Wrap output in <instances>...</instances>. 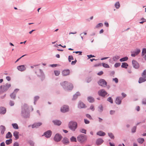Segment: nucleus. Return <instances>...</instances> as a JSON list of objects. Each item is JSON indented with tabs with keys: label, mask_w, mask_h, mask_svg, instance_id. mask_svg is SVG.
<instances>
[{
	"label": "nucleus",
	"mask_w": 146,
	"mask_h": 146,
	"mask_svg": "<svg viewBox=\"0 0 146 146\" xmlns=\"http://www.w3.org/2000/svg\"><path fill=\"white\" fill-rule=\"evenodd\" d=\"M145 54H146V48H143L141 56H143Z\"/></svg>",
	"instance_id": "37998d69"
},
{
	"label": "nucleus",
	"mask_w": 146,
	"mask_h": 146,
	"mask_svg": "<svg viewBox=\"0 0 146 146\" xmlns=\"http://www.w3.org/2000/svg\"><path fill=\"white\" fill-rule=\"evenodd\" d=\"M113 80L114 81L115 83H117L118 82V79L116 78H113Z\"/></svg>",
	"instance_id": "13d9d810"
},
{
	"label": "nucleus",
	"mask_w": 146,
	"mask_h": 146,
	"mask_svg": "<svg viewBox=\"0 0 146 146\" xmlns=\"http://www.w3.org/2000/svg\"><path fill=\"white\" fill-rule=\"evenodd\" d=\"M90 109L92 110V111H94L95 110V108L94 106L93 105H92L89 109H88V110Z\"/></svg>",
	"instance_id": "864d4df0"
},
{
	"label": "nucleus",
	"mask_w": 146,
	"mask_h": 146,
	"mask_svg": "<svg viewBox=\"0 0 146 146\" xmlns=\"http://www.w3.org/2000/svg\"><path fill=\"white\" fill-rule=\"evenodd\" d=\"M52 132L50 130H48L45 132L44 133V135L47 138H50Z\"/></svg>",
	"instance_id": "9b49d317"
},
{
	"label": "nucleus",
	"mask_w": 146,
	"mask_h": 146,
	"mask_svg": "<svg viewBox=\"0 0 146 146\" xmlns=\"http://www.w3.org/2000/svg\"><path fill=\"white\" fill-rule=\"evenodd\" d=\"M55 75L56 76H58L60 74V72L58 71L55 70L54 71Z\"/></svg>",
	"instance_id": "8fccbe9b"
},
{
	"label": "nucleus",
	"mask_w": 146,
	"mask_h": 146,
	"mask_svg": "<svg viewBox=\"0 0 146 146\" xmlns=\"http://www.w3.org/2000/svg\"><path fill=\"white\" fill-rule=\"evenodd\" d=\"M102 64L103 67H104V68H108L110 67L107 64L103 63H102Z\"/></svg>",
	"instance_id": "79ce46f5"
},
{
	"label": "nucleus",
	"mask_w": 146,
	"mask_h": 146,
	"mask_svg": "<svg viewBox=\"0 0 146 146\" xmlns=\"http://www.w3.org/2000/svg\"><path fill=\"white\" fill-rule=\"evenodd\" d=\"M145 81H146V76L140 77L138 81V82L140 84Z\"/></svg>",
	"instance_id": "dca6fc26"
},
{
	"label": "nucleus",
	"mask_w": 146,
	"mask_h": 146,
	"mask_svg": "<svg viewBox=\"0 0 146 146\" xmlns=\"http://www.w3.org/2000/svg\"><path fill=\"white\" fill-rule=\"evenodd\" d=\"M136 126L133 127L131 129V132L132 133H135V132L136 129Z\"/></svg>",
	"instance_id": "a19ab883"
},
{
	"label": "nucleus",
	"mask_w": 146,
	"mask_h": 146,
	"mask_svg": "<svg viewBox=\"0 0 146 146\" xmlns=\"http://www.w3.org/2000/svg\"><path fill=\"white\" fill-rule=\"evenodd\" d=\"M98 94L99 96L104 97L108 93L104 90L102 89L98 91Z\"/></svg>",
	"instance_id": "39448f33"
},
{
	"label": "nucleus",
	"mask_w": 146,
	"mask_h": 146,
	"mask_svg": "<svg viewBox=\"0 0 146 146\" xmlns=\"http://www.w3.org/2000/svg\"><path fill=\"white\" fill-rule=\"evenodd\" d=\"M12 142V140L10 139H9L5 141V143L7 145H9Z\"/></svg>",
	"instance_id": "473e14b6"
},
{
	"label": "nucleus",
	"mask_w": 146,
	"mask_h": 146,
	"mask_svg": "<svg viewBox=\"0 0 146 146\" xmlns=\"http://www.w3.org/2000/svg\"><path fill=\"white\" fill-rule=\"evenodd\" d=\"M12 136V135L11 133L10 132H9L6 134V138L7 139L11 138Z\"/></svg>",
	"instance_id": "a878e982"
},
{
	"label": "nucleus",
	"mask_w": 146,
	"mask_h": 146,
	"mask_svg": "<svg viewBox=\"0 0 146 146\" xmlns=\"http://www.w3.org/2000/svg\"><path fill=\"white\" fill-rule=\"evenodd\" d=\"M11 86V85L10 84H7L6 85L3 86H0V88L2 89L3 91H5L7 90Z\"/></svg>",
	"instance_id": "0eeeda50"
},
{
	"label": "nucleus",
	"mask_w": 146,
	"mask_h": 146,
	"mask_svg": "<svg viewBox=\"0 0 146 146\" xmlns=\"http://www.w3.org/2000/svg\"><path fill=\"white\" fill-rule=\"evenodd\" d=\"M128 66V64L126 62H123L122 64L121 67L122 68L126 69L127 68V67Z\"/></svg>",
	"instance_id": "393cba45"
},
{
	"label": "nucleus",
	"mask_w": 146,
	"mask_h": 146,
	"mask_svg": "<svg viewBox=\"0 0 146 146\" xmlns=\"http://www.w3.org/2000/svg\"><path fill=\"white\" fill-rule=\"evenodd\" d=\"M88 100L89 102L91 103H92L94 102V98L91 96L88 97Z\"/></svg>",
	"instance_id": "c85d7f7f"
},
{
	"label": "nucleus",
	"mask_w": 146,
	"mask_h": 146,
	"mask_svg": "<svg viewBox=\"0 0 146 146\" xmlns=\"http://www.w3.org/2000/svg\"><path fill=\"white\" fill-rule=\"evenodd\" d=\"M70 141L71 142H76V138L74 136H72L70 138Z\"/></svg>",
	"instance_id": "ea45409f"
},
{
	"label": "nucleus",
	"mask_w": 146,
	"mask_h": 146,
	"mask_svg": "<svg viewBox=\"0 0 146 146\" xmlns=\"http://www.w3.org/2000/svg\"><path fill=\"white\" fill-rule=\"evenodd\" d=\"M80 94L79 92H77L76 93L74 94L72 98V100H75L79 96H80Z\"/></svg>",
	"instance_id": "412c9836"
},
{
	"label": "nucleus",
	"mask_w": 146,
	"mask_h": 146,
	"mask_svg": "<svg viewBox=\"0 0 146 146\" xmlns=\"http://www.w3.org/2000/svg\"><path fill=\"white\" fill-rule=\"evenodd\" d=\"M12 125L14 129H19V127L17 124L16 123H13Z\"/></svg>",
	"instance_id": "c9c22d12"
},
{
	"label": "nucleus",
	"mask_w": 146,
	"mask_h": 146,
	"mask_svg": "<svg viewBox=\"0 0 146 146\" xmlns=\"http://www.w3.org/2000/svg\"><path fill=\"white\" fill-rule=\"evenodd\" d=\"M21 115L24 118H29L30 117V113L29 111V107L27 104H25L21 108Z\"/></svg>",
	"instance_id": "f257e3e1"
},
{
	"label": "nucleus",
	"mask_w": 146,
	"mask_h": 146,
	"mask_svg": "<svg viewBox=\"0 0 146 146\" xmlns=\"http://www.w3.org/2000/svg\"><path fill=\"white\" fill-rule=\"evenodd\" d=\"M104 142V140L102 139L98 138L96 141V144L98 145H99L102 144Z\"/></svg>",
	"instance_id": "f3484780"
},
{
	"label": "nucleus",
	"mask_w": 146,
	"mask_h": 146,
	"mask_svg": "<svg viewBox=\"0 0 146 146\" xmlns=\"http://www.w3.org/2000/svg\"><path fill=\"white\" fill-rule=\"evenodd\" d=\"M77 62V60L75 59V60L74 61H72L71 62V64L73 65H75Z\"/></svg>",
	"instance_id": "338daca9"
},
{
	"label": "nucleus",
	"mask_w": 146,
	"mask_h": 146,
	"mask_svg": "<svg viewBox=\"0 0 146 146\" xmlns=\"http://www.w3.org/2000/svg\"><path fill=\"white\" fill-rule=\"evenodd\" d=\"M68 60L69 62H70L71 60H73L74 58L73 56L72 55H70L68 56Z\"/></svg>",
	"instance_id": "de8ad7c7"
},
{
	"label": "nucleus",
	"mask_w": 146,
	"mask_h": 146,
	"mask_svg": "<svg viewBox=\"0 0 146 146\" xmlns=\"http://www.w3.org/2000/svg\"><path fill=\"white\" fill-rule=\"evenodd\" d=\"M80 131L82 133L86 134V130L85 129H82L80 130Z\"/></svg>",
	"instance_id": "49530a36"
},
{
	"label": "nucleus",
	"mask_w": 146,
	"mask_h": 146,
	"mask_svg": "<svg viewBox=\"0 0 146 146\" xmlns=\"http://www.w3.org/2000/svg\"><path fill=\"white\" fill-rule=\"evenodd\" d=\"M52 122L54 125L58 126L60 125L61 123V122L60 121L57 120H53Z\"/></svg>",
	"instance_id": "4be33fe9"
},
{
	"label": "nucleus",
	"mask_w": 146,
	"mask_h": 146,
	"mask_svg": "<svg viewBox=\"0 0 146 146\" xmlns=\"http://www.w3.org/2000/svg\"><path fill=\"white\" fill-rule=\"evenodd\" d=\"M69 143L68 139L66 137H64V144H67Z\"/></svg>",
	"instance_id": "3c124183"
},
{
	"label": "nucleus",
	"mask_w": 146,
	"mask_h": 146,
	"mask_svg": "<svg viewBox=\"0 0 146 146\" xmlns=\"http://www.w3.org/2000/svg\"><path fill=\"white\" fill-rule=\"evenodd\" d=\"M98 84L100 86H103L104 85L106 86L107 85V82L103 79H101L98 82Z\"/></svg>",
	"instance_id": "423d86ee"
},
{
	"label": "nucleus",
	"mask_w": 146,
	"mask_h": 146,
	"mask_svg": "<svg viewBox=\"0 0 146 146\" xmlns=\"http://www.w3.org/2000/svg\"><path fill=\"white\" fill-rule=\"evenodd\" d=\"M17 69L19 71L22 72L25 70L26 69V68L24 65H22L18 66L17 67Z\"/></svg>",
	"instance_id": "2eb2a0df"
},
{
	"label": "nucleus",
	"mask_w": 146,
	"mask_h": 146,
	"mask_svg": "<svg viewBox=\"0 0 146 146\" xmlns=\"http://www.w3.org/2000/svg\"><path fill=\"white\" fill-rule=\"evenodd\" d=\"M84 122L86 124H88L90 123V121L88 120L85 119H84Z\"/></svg>",
	"instance_id": "bf43d9fd"
},
{
	"label": "nucleus",
	"mask_w": 146,
	"mask_h": 146,
	"mask_svg": "<svg viewBox=\"0 0 146 146\" xmlns=\"http://www.w3.org/2000/svg\"><path fill=\"white\" fill-rule=\"evenodd\" d=\"M87 56L88 57V59H89L91 57H95V56L94 55H92V54L87 55Z\"/></svg>",
	"instance_id": "0e129e2a"
},
{
	"label": "nucleus",
	"mask_w": 146,
	"mask_h": 146,
	"mask_svg": "<svg viewBox=\"0 0 146 146\" xmlns=\"http://www.w3.org/2000/svg\"><path fill=\"white\" fill-rule=\"evenodd\" d=\"M140 22H139V23L140 24H142L146 22V19H145L143 17L140 20Z\"/></svg>",
	"instance_id": "4c0bfd02"
},
{
	"label": "nucleus",
	"mask_w": 146,
	"mask_h": 146,
	"mask_svg": "<svg viewBox=\"0 0 146 146\" xmlns=\"http://www.w3.org/2000/svg\"><path fill=\"white\" fill-rule=\"evenodd\" d=\"M115 7L117 9H118L119 8L120 5L119 1L116 2L115 4Z\"/></svg>",
	"instance_id": "cd10ccee"
},
{
	"label": "nucleus",
	"mask_w": 146,
	"mask_h": 146,
	"mask_svg": "<svg viewBox=\"0 0 146 146\" xmlns=\"http://www.w3.org/2000/svg\"><path fill=\"white\" fill-rule=\"evenodd\" d=\"M108 135L112 139H114V136L113 134L111 133H108Z\"/></svg>",
	"instance_id": "58836bf2"
},
{
	"label": "nucleus",
	"mask_w": 146,
	"mask_h": 146,
	"mask_svg": "<svg viewBox=\"0 0 146 146\" xmlns=\"http://www.w3.org/2000/svg\"><path fill=\"white\" fill-rule=\"evenodd\" d=\"M73 53H75L76 54H78V53H79V55H82V52L79 51H74L73 52Z\"/></svg>",
	"instance_id": "052dcab7"
},
{
	"label": "nucleus",
	"mask_w": 146,
	"mask_h": 146,
	"mask_svg": "<svg viewBox=\"0 0 146 146\" xmlns=\"http://www.w3.org/2000/svg\"><path fill=\"white\" fill-rule=\"evenodd\" d=\"M92 80V78L91 77H88L86 80V82L87 83H89Z\"/></svg>",
	"instance_id": "5fc2aeb1"
},
{
	"label": "nucleus",
	"mask_w": 146,
	"mask_h": 146,
	"mask_svg": "<svg viewBox=\"0 0 146 146\" xmlns=\"http://www.w3.org/2000/svg\"><path fill=\"white\" fill-rule=\"evenodd\" d=\"M96 134L100 136H104L106 135V133L102 131H100L98 132Z\"/></svg>",
	"instance_id": "aec40b11"
},
{
	"label": "nucleus",
	"mask_w": 146,
	"mask_h": 146,
	"mask_svg": "<svg viewBox=\"0 0 146 146\" xmlns=\"http://www.w3.org/2000/svg\"><path fill=\"white\" fill-rule=\"evenodd\" d=\"M142 103L144 104H146V98H143L142 100Z\"/></svg>",
	"instance_id": "680f3d73"
},
{
	"label": "nucleus",
	"mask_w": 146,
	"mask_h": 146,
	"mask_svg": "<svg viewBox=\"0 0 146 146\" xmlns=\"http://www.w3.org/2000/svg\"><path fill=\"white\" fill-rule=\"evenodd\" d=\"M68 127L72 131H74L78 127L77 123L74 121H70L68 123Z\"/></svg>",
	"instance_id": "f03ea898"
},
{
	"label": "nucleus",
	"mask_w": 146,
	"mask_h": 146,
	"mask_svg": "<svg viewBox=\"0 0 146 146\" xmlns=\"http://www.w3.org/2000/svg\"><path fill=\"white\" fill-rule=\"evenodd\" d=\"M39 72L40 73V75H39V76H41L42 78L44 79V76L43 71L39 69ZM38 76H39V75Z\"/></svg>",
	"instance_id": "7c9ffc66"
},
{
	"label": "nucleus",
	"mask_w": 146,
	"mask_h": 146,
	"mask_svg": "<svg viewBox=\"0 0 146 146\" xmlns=\"http://www.w3.org/2000/svg\"><path fill=\"white\" fill-rule=\"evenodd\" d=\"M9 104L11 106H13L14 105V102L13 101L10 100L9 102Z\"/></svg>",
	"instance_id": "6e6d98bb"
},
{
	"label": "nucleus",
	"mask_w": 146,
	"mask_h": 146,
	"mask_svg": "<svg viewBox=\"0 0 146 146\" xmlns=\"http://www.w3.org/2000/svg\"><path fill=\"white\" fill-rule=\"evenodd\" d=\"M42 124V123L41 122L35 123L32 124L31 127L32 128H37L40 126Z\"/></svg>",
	"instance_id": "ddd939ff"
},
{
	"label": "nucleus",
	"mask_w": 146,
	"mask_h": 146,
	"mask_svg": "<svg viewBox=\"0 0 146 146\" xmlns=\"http://www.w3.org/2000/svg\"><path fill=\"white\" fill-rule=\"evenodd\" d=\"M73 88V84L64 81V89L67 91L71 90Z\"/></svg>",
	"instance_id": "7ed1b4c3"
},
{
	"label": "nucleus",
	"mask_w": 146,
	"mask_h": 146,
	"mask_svg": "<svg viewBox=\"0 0 146 146\" xmlns=\"http://www.w3.org/2000/svg\"><path fill=\"white\" fill-rule=\"evenodd\" d=\"M70 73V71L69 69H64V76L69 75Z\"/></svg>",
	"instance_id": "f704fd0d"
},
{
	"label": "nucleus",
	"mask_w": 146,
	"mask_h": 146,
	"mask_svg": "<svg viewBox=\"0 0 146 146\" xmlns=\"http://www.w3.org/2000/svg\"><path fill=\"white\" fill-rule=\"evenodd\" d=\"M86 107L85 104L83 102L81 101L79 102L78 105V108L81 109L86 108Z\"/></svg>",
	"instance_id": "4468645a"
},
{
	"label": "nucleus",
	"mask_w": 146,
	"mask_h": 146,
	"mask_svg": "<svg viewBox=\"0 0 146 146\" xmlns=\"http://www.w3.org/2000/svg\"><path fill=\"white\" fill-rule=\"evenodd\" d=\"M121 64L120 63H116L114 65L115 68H117L120 66Z\"/></svg>",
	"instance_id": "603ef678"
},
{
	"label": "nucleus",
	"mask_w": 146,
	"mask_h": 146,
	"mask_svg": "<svg viewBox=\"0 0 146 146\" xmlns=\"http://www.w3.org/2000/svg\"><path fill=\"white\" fill-rule=\"evenodd\" d=\"M107 101L110 102L111 104L113 103V100L112 98L111 97H109L108 98Z\"/></svg>",
	"instance_id": "c03bdc74"
},
{
	"label": "nucleus",
	"mask_w": 146,
	"mask_h": 146,
	"mask_svg": "<svg viewBox=\"0 0 146 146\" xmlns=\"http://www.w3.org/2000/svg\"><path fill=\"white\" fill-rule=\"evenodd\" d=\"M69 111V109L68 106L64 105V113L68 112Z\"/></svg>",
	"instance_id": "72a5a7b5"
},
{
	"label": "nucleus",
	"mask_w": 146,
	"mask_h": 146,
	"mask_svg": "<svg viewBox=\"0 0 146 146\" xmlns=\"http://www.w3.org/2000/svg\"><path fill=\"white\" fill-rule=\"evenodd\" d=\"M16 93L14 94V93H12L10 95V96L11 98L13 99H15L16 98Z\"/></svg>",
	"instance_id": "e433bc0d"
},
{
	"label": "nucleus",
	"mask_w": 146,
	"mask_h": 146,
	"mask_svg": "<svg viewBox=\"0 0 146 146\" xmlns=\"http://www.w3.org/2000/svg\"><path fill=\"white\" fill-rule=\"evenodd\" d=\"M0 130L1 134L3 135L4 134V132L6 130V128L4 126L1 125L0 126Z\"/></svg>",
	"instance_id": "6ab92c4d"
},
{
	"label": "nucleus",
	"mask_w": 146,
	"mask_h": 146,
	"mask_svg": "<svg viewBox=\"0 0 146 146\" xmlns=\"http://www.w3.org/2000/svg\"><path fill=\"white\" fill-rule=\"evenodd\" d=\"M128 59V58L127 56H125L120 59L119 61L121 62L126 61Z\"/></svg>",
	"instance_id": "c756f323"
},
{
	"label": "nucleus",
	"mask_w": 146,
	"mask_h": 146,
	"mask_svg": "<svg viewBox=\"0 0 146 146\" xmlns=\"http://www.w3.org/2000/svg\"><path fill=\"white\" fill-rule=\"evenodd\" d=\"M115 111L114 110H111L110 111V115H112L115 113Z\"/></svg>",
	"instance_id": "69168bd1"
},
{
	"label": "nucleus",
	"mask_w": 146,
	"mask_h": 146,
	"mask_svg": "<svg viewBox=\"0 0 146 146\" xmlns=\"http://www.w3.org/2000/svg\"><path fill=\"white\" fill-rule=\"evenodd\" d=\"M39 97L38 96H35L34 98V103L35 105V102L39 99Z\"/></svg>",
	"instance_id": "a18cd8bd"
},
{
	"label": "nucleus",
	"mask_w": 146,
	"mask_h": 146,
	"mask_svg": "<svg viewBox=\"0 0 146 146\" xmlns=\"http://www.w3.org/2000/svg\"><path fill=\"white\" fill-rule=\"evenodd\" d=\"M119 58L120 57L119 56L116 55L113 56L112 59L114 61H116L117 60L119 59Z\"/></svg>",
	"instance_id": "bb28decb"
},
{
	"label": "nucleus",
	"mask_w": 146,
	"mask_h": 146,
	"mask_svg": "<svg viewBox=\"0 0 146 146\" xmlns=\"http://www.w3.org/2000/svg\"><path fill=\"white\" fill-rule=\"evenodd\" d=\"M86 116L90 119H92V117L89 114H86Z\"/></svg>",
	"instance_id": "4d7b16f0"
},
{
	"label": "nucleus",
	"mask_w": 146,
	"mask_h": 146,
	"mask_svg": "<svg viewBox=\"0 0 146 146\" xmlns=\"http://www.w3.org/2000/svg\"><path fill=\"white\" fill-rule=\"evenodd\" d=\"M98 110L100 112H102L103 110V107L102 105H100L98 107Z\"/></svg>",
	"instance_id": "2f4dec72"
},
{
	"label": "nucleus",
	"mask_w": 146,
	"mask_h": 146,
	"mask_svg": "<svg viewBox=\"0 0 146 146\" xmlns=\"http://www.w3.org/2000/svg\"><path fill=\"white\" fill-rule=\"evenodd\" d=\"M62 138L61 136L59 134H56L55 136L54 139V140L56 142L60 141Z\"/></svg>",
	"instance_id": "1a4fd4ad"
},
{
	"label": "nucleus",
	"mask_w": 146,
	"mask_h": 146,
	"mask_svg": "<svg viewBox=\"0 0 146 146\" xmlns=\"http://www.w3.org/2000/svg\"><path fill=\"white\" fill-rule=\"evenodd\" d=\"M132 64L133 67L135 69H138L139 67V65L137 61L135 60H132Z\"/></svg>",
	"instance_id": "9d476101"
},
{
	"label": "nucleus",
	"mask_w": 146,
	"mask_h": 146,
	"mask_svg": "<svg viewBox=\"0 0 146 146\" xmlns=\"http://www.w3.org/2000/svg\"><path fill=\"white\" fill-rule=\"evenodd\" d=\"M103 26V24L102 23H100L97 25L96 26V27L98 28L100 27H102Z\"/></svg>",
	"instance_id": "09e8293b"
},
{
	"label": "nucleus",
	"mask_w": 146,
	"mask_h": 146,
	"mask_svg": "<svg viewBox=\"0 0 146 146\" xmlns=\"http://www.w3.org/2000/svg\"><path fill=\"white\" fill-rule=\"evenodd\" d=\"M122 98L120 96L117 97L115 99V102L116 104L119 105L121 103Z\"/></svg>",
	"instance_id": "f8f14e48"
},
{
	"label": "nucleus",
	"mask_w": 146,
	"mask_h": 146,
	"mask_svg": "<svg viewBox=\"0 0 146 146\" xmlns=\"http://www.w3.org/2000/svg\"><path fill=\"white\" fill-rule=\"evenodd\" d=\"M13 146H19V144L17 142H15L14 143Z\"/></svg>",
	"instance_id": "774afa93"
},
{
	"label": "nucleus",
	"mask_w": 146,
	"mask_h": 146,
	"mask_svg": "<svg viewBox=\"0 0 146 146\" xmlns=\"http://www.w3.org/2000/svg\"><path fill=\"white\" fill-rule=\"evenodd\" d=\"M19 133V132L17 131H15L13 133V136L15 137L16 139H17L19 138V136H18Z\"/></svg>",
	"instance_id": "5701e85b"
},
{
	"label": "nucleus",
	"mask_w": 146,
	"mask_h": 146,
	"mask_svg": "<svg viewBox=\"0 0 146 146\" xmlns=\"http://www.w3.org/2000/svg\"><path fill=\"white\" fill-rule=\"evenodd\" d=\"M144 141V139L143 138H139L137 139V142L140 144H142Z\"/></svg>",
	"instance_id": "b1692460"
},
{
	"label": "nucleus",
	"mask_w": 146,
	"mask_h": 146,
	"mask_svg": "<svg viewBox=\"0 0 146 146\" xmlns=\"http://www.w3.org/2000/svg\"><path fill=\"white\" fill-rule=\"evenodd\" d=\"M77 139L78 141L82 143L86 140V136L84 134H80L77 137Z\"/></svg>",
	"instance_id": "20e7f679"
},
{
	"label": "nucleus",
	"mask_w": 146,
	"mask_h": 146,
	"mask_svg": "<svg viewBox=\"0 0 146 146\" xmlns=\"http://www.w3.org/2000/svg\"><path fill=\"white\" fill-rule=\"evenodd\" d=\"M6 111V110L5 108L3 107H0V114H4Z\"/></svg>",
	"instance_id": "a211bd4d"
},
{
	"label": "nucleus",
	"mask_w": 146,
	"mask_h": 146,
	"mask_svg": "<svg viewBox=\"0 0 146 146\" xmlns=\"http://www.w3.org/2000/svg\"><path fill=\"white\" fill-rule=\"evenodd\" d=\"M146 71L145 70H144L143 72V73H142L141 76L143 77H144V76H146Z\"/></svg>",
	"instance_id": "e2e57ef3"
},
{
	"label": "nucleus",
	"mask_w": 146,
	"mask_h": 146,
	"mask_svg": "<svg viewBox=\"0 0 146 146\" xmlns=\"http://www.w3.org/2000/svg\"><path fill=\"white\" fill-rule=\"evenodd\" d=\"M141 52L140 50L139 49H137L135 51L131 52V56L132 57H134L137 55Z\"/></svg>",
	"instance_id": "6e6552de"
}]
</instances>
